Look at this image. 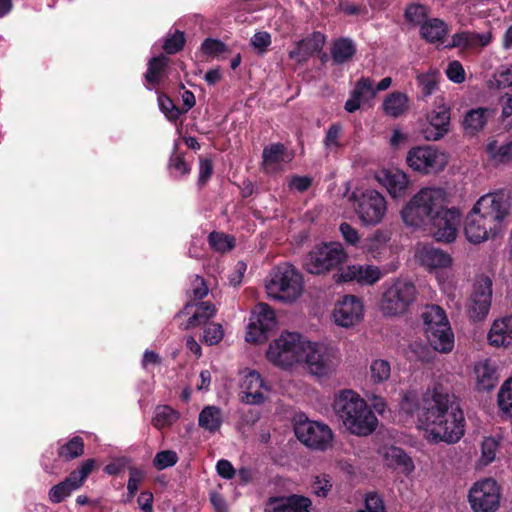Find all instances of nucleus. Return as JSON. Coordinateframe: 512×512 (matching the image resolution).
I'll return each mask as SVG.
<instances>
[{
    "instance_id": "nucleus-53",
    "label": "nucleus",
    "mask_w": 512,
    "mask_h": 512,
    "mask_svg": "<svg viewBox=\"0 0 512 512\" xmlns=\"http://www.w3.org/2000/svg\"><path fill=\"white\" fill-rule=\"evenodd\" d=\"M178 457L174 451L166 450L156 454L153 464L158 470H163L177 463Z\"/></svg>"
},
{
    "instance_id": "nucleus-24",
    "label": "nucleus",
    "mask_w": 512,
    "mask_h": 512,
    "mask_svg": "<svg viewBox=\"0 0 512 512\" xmlns=\"http://www.w3.org/2000/svg\"><path fill=\"white\" fill-rule=\"evenodd\" d=\"M415 257L428 269L448 268L452 264V258L448 253L431 245H419Z\"/></svg>"
},
{
    "instance_id": "nucleus-14",
    "label": "nucleus",
    "mask_w": 512,
    "mask_h": 512,
    "mask_svg": "<svg viewBox=\"0 0 512 512\" xmlns=\"http://www.w3.org/2000/svg\"><path fill=\"white\" fill-rule=\"evenodd\" d=\"M297 439L309 448L324 451L333 441L330 427L318 421L305 419L299 421L294 428Z\"/></svg>"
},
{
    "instance_id": "nucleus-27",
    "label": "nucleus",
    "mask_w": 512,
    "mask_h": 512,
    "mask_svg": "<svg viewBox=\"0 0 512 512\" xmlns=\"http://www.w3.org/2000/svg\"><path fill=\"white\" fill-rule=\"evenodd\" d=\"M490 346L501 348L512 345V314L496 319L487 335Z\"/></svg>"
},
{
    "instance_id": "nucleus-57",
    "label": "nucleus",
    "mask_w": 512,
    "mask_h": 512,
    "mask_svg": "<svg viewBox=\"0 0 512 512\" xmlns=\"http://www.w3.org/2000/svg\"><path fill=\"white\" fill-rule=\"evenodd\" d=\"M201 49L204 54L209 56H218L226 51V46L223 42L216 39H206Z\"/></svg>"
},
{
    "instance_id": "nucleus-58",
    "label": "nucleus",
    "mask_w": 512,
    "mask_h": 512,
    "mask_svg": "<svg viewBox=\"0 0 512 512\" xmlns=\"http://www.w3.org/2000/svg\"><path fill=\"white\" fill-rule=\"evenodd\" d=\"M448 79L454 83H462L465 80V71L459 61H452L446 69Z\"/></svg>"
},
{
    "instance_id": "nucleus-2",
    "label": "nucleus",
    "mask_w": 512,
    "mask_h": 512,
    "mask_svg": "<svg viewBox=\"0 0 512 512\" xmlns=\"http://www.w3.org/2000/svg\"><path fill=\"white\" fill-rule=\"evenodd\" d=\"M510 203L504 192H492L481 196L464 221L466 239L473 244L497 237L506 226Z\"/></svg>"
},
{
    "instance_id": "nucleus-19",
    "label": "nucleus",
    "mask_w": 512,
    "mask_h": 512,
    "mask_svg": "<svg viewBox=\"0 0 512 512\" xmlns=\"http://www.w3.org/2000/svg\"><path fill=\"white\" fill-rule=\"evenodd\" d=\"M364 306L362 301L354 295H346L335 305L333 318L341 327H352L363 318Z\"/></svg>"
},
{
    "instance_id": "nucleus-29",
    "label": "nucleus",
    "mask_w": 512,
    "mask_h": 512,
    "mask_svg": "<svg viewBox=\"0 0 512 512\" xmlns=\"http://www.w3.org/2000/svg\"><path fill=\"white\" fill-rule=\"evenodd\" d=\"M492 41V33L491 31H487L484 33H476L471 31H462L459 33H455L452 36V42L450 47H460V48H476V47H486Z\"/></svg>"
},
{
    "instance_id": "nucleus-12",
    "label": "nucleus",
    "mask_w": 512,
    "mask_h": 512,
    "mask_svg": "<svg viewBox=\"0 0 512 512\" xmlns=\"http://www.w3.org/2000/svg\"><path fill=\"white\" fill-rule=\"evenodd\" d=\"M406 163L413 170L421 174H436L448 164L445 152L429 145L411 148L406 155Z\"/></svg>"
},
{
    "instance_id": "nucleus-32",
    "label": "nucleus",
    "mask_w": 512,
    "mask_h": 512,
    "mask_svg": "<svg viewBox=\"0 0 512 512\" xmlns=\"http://www.w3.org/2000/svg\"><path fill=\"white\" fill-rule=\"evenodd\" d=\"M384 113L392 118L404 115L409 109V98L405 93L392 92L383 101Z\"/></svg>"
},
{
    "instance_id": "nucleus-52",
    "label": "nucleus",
    "mask_w": 512,
    "mask_h": 512,
    "mask_svg": "<svg viewBox=\"0 0 512 512\" xmlns=\"http://www.w3.org/2000/svg\"><path fill=\"white\" fill-rule=\"evenodd\" d=\"M493 80L499 89L512 87V64L500 66L494 73Z\"/></svg>"
},
{
    "instance_id": "nucleus-21",
    "label": "nucleus",
    "mask_w": 512,
    "mask_h": 512,
    "mask_svg": "<svg viewBox=\"0 0 512 512\" xmlns=\"http://www.w3.org/2000/svg\"><path fill=\"white\" fill-rule=\"evenodd\" d=\"M338 282L355 281L360 285H374L383 276L382 271L375 265H349L336 275Z\"/></svg>"
},
{
    "instance_id": "nucleus-5",
    "label": "nucleus",
    "mask_w": 512,
    "mask_h": 512,
    "mask_svg": "<svg viewBox=\"0 0 512 512\" xmlns=\"http://www.w3.org/2000/svg\"><path fill=\"white\" fill-rule=\"evenodd\" d=\"M381 290L379 309L387 317L401 316L408 312L418 294L415 284L403 278L385 281Z\"/></svg>"
},
{
    "instance_id": "nucleus-54",
    "label": "nucleus",
    "mask_w": 512,
    "mask_h": 512,
    "mask_svg": "<svg viewBox=\"0 0 512 512\" xmlns=\"http://www.w3.org/2000/svg\"><path fill=\"white\" fill-rule=\"evenodd\" d=\"M224 336L223 328L220 324L211 323L204 329L203 341L208 345L219 343Z\"/></svg>"
},
{
    "instance_id": "nucleus-3",
    "label": "nucleus",
    "mask_w": 512,
    "mask_h": 512,
    "mask_svg": "<svg viewBox=\"0 0 512 512\" xmlns=\"http://www.w3.org/2000/svg\"><path fill=\"white\" fill-rule=\"evenodd\" d=\"M333 411L353 435L368 436L377 428V417L365 400L353 390H342L335 395Z\"/></svg>"
},
{
    "instance_id": "nucleus-34",
    "label": "nucleus",
    "mask_w": 512,
    "mask_h": 512,
    "mask_svg": "<svg viewBox=\"0 0 512 512\" xmlns=\"http://www.w3.org/2000/svg\"><path fill=\"white\" fill-rule=\"evenodd\" d=\"M384 457L389 466L400 468L406 474L414 470L413 461L401 448L394 446L387 448Z\"/></svg>"
},
{
    "instance_id": "nucleus-16",
    "label": "nucleus",
    "mask_w": 512,
    "mask_h": 512,
    "mask_svg": "<svg viewBox=\"0 0 512 512\" xmlns=\"http://www.w3.org/2000/svg\"><path fill=\"white\" fill-rule=\"evenodd\" d=\"M276 323L275 312L265 303L257 304L249 319L246 341L251 343L265 341L267 333L276 326Z\"/></svg>"
},
{
    "instance_id": "nucleus-47",
    "label": "nucleus",
    "mask_w": 512,
    "mask_h": 512,
    "mask_svg": "<svg viewBox=\"0 0 512 512\" xmlns=\"http://www.w3.org/2000/svg\"><path fill=\"white\" fill-rule=\"evenodd\" d=\"M210 246L221 253L230 251L235 246V239L224 233L212 232L209 237Z\"/></svg>"
},
{
    "instance_id": "nucleus-61",
    "label": "nucleus",
    "mask_w": 512,
    "mask_h": 512,
    "mask_svg": "<svg viewBox=\"0 0 512 512\" xmlns=\"http://www.w3.org/2000/svg\"><path fill=\"white\" fill-rule=\"evenodd\" d=\"M365 507L369 512H386L383 499L375 492L366 495Z\"/></svg>"
},
{
    "instance_id": "nucleus-42",
    "label": "nucleus",
    "mask_w": 512,
    "mask_h": 512,
    "mask_svg": "<svg viewBox=\"0 0 512 512\" xmlns=\"http://www.w3.org/2000/svg\"><path fill=\"white\" fill-rule=\"evenodd\" d=\"M216 312L215 306L209 302H201L193 315L189 318L185 329L198 326L210 319Z\"/></svg>"
},
{
    "instance_id": "nucleus-43",
    "label": "nucleus",
    "mask_w": 512,
    "mask_h": 512,
    "mask_svg": "<svg viewBox=\"0 0 512 512\" xmlns=\"http://www.w3.org/2000/svg\"><path fill=\"white\" fill-rule=\"evenodd\" d=\"M440 73L436 69H430L417 76L418 85L421 87L424 96H430L438 87Z\"/></svg>"
},
{
    "instance_id": "nucleus-10",
    "label": "nucleus",
    "mask_w": 512,
    "mask_h": 512,
    "mask_svg": "<svg viewBox=\"0 0 512 512\" xmlns=\"http://www.w3.org/2000/svg\"><path fill=\"white\" fill-rule=\"evenodd\" d=\"M346 252L340 243H324L315 246L304 259V268L310 274L328 272L346 259Z\"/></svg>"
},
{
    "instance_id": "nucleus-6",
    "label": "nucleus",
    "mask_w": 512,
    "mask_h": 512,
    "mask_svg": "<svg viewBox=\"0 0 512 512\" xmlns=\"http://www.w3.org/2000/svg\"><path fill=\"white\" fill-rule=\"evenodd\" d=\"M265 288L270 298L285 303H292L303 292L302 275L291 264L279 265L267 277Z\"/></svg>"
},
{
    "instance_id": "nucleus-36",
    "label": "nucleus",
    "mask_w": 512,
    "mask_h": 512,
    "mask_svg": "<svg viewBox=\"0 0 512 512\" xmlns=\"http://www.w3.org/2000/svg\"><path fill=\"white\" fill-rule=\"evenodd\" d=\"M222 422L221 409L216 406H206L199 414V426L211 433L218 431Z\"/></svg>"
},
{
    "instance_id": "nucleus-26",
    "label": "nucleus",
    "mask_w": 512,
    "mask_h": 512,
    "mask_svg": "<svg viewBox=\"0 0 512 512\" xmlns=\"http://www.w3.org/2000/svg\"><path fill=\"white\" fill-rule=\"evenodd\" d=\"M376 95L374 83L370 78L361 77L351 91L349 99L345 103V110L349 113L357 111L362 104L373 99Z\"/></svg>"
},
{
    "instance_id": "nucleus-51",
    "label": "nucleus",
    "mask_w": 512,
    "mask_h": 512,
    "mask_svg": "<svg viewBox=\"0 0 512 512\" xmlns=\"http://www.w3.org/2000/svg\"><path fill=\"white\" fill-rule=\"evenodd\" d=\"M498 450V442L493 437H486L481 443V457L480 462L483 465H488L496 458Z\"/></svg>"
},
{
    "instance_id": "nucleus-39",
    "label": "nucleus",
    "mask_w": 512,
    "mask_h": 512,
    "mask_svg": "<svg viewBox=\"0 0 512 512\" xmlns=\"http://www.w3.org/2000/svg\"><path fill=\"white\" fill-rule=\"evenodd\" d=\"M355 45L352 40L341 38L334 42L331 55L332 59L337 64L347 62L355 53Z\"/></svg>"
},
{
    "instance_id": "nucleus-40",
    "label": "nucleus",
    "mask_w": 512,
    "mask_h": 512,
    "mask_svg": "<svg viewBox=\"0 0 512 512\" xmlns=\"http://www.w3.org/2000/svg\"><path fill=\"white\" fill-rule=\"evenodd\" d=\"M94 468V460H86L79 469L74 470L64 480V482L71 488L72 491L80 488L84 483L85 479L92 472Z\"/></svg>"
},
{
    "instance_id": "nucleus-18",
    "label": "nucleus",
    "mask_w": 512,
    "mask_h": 512,
    "mask_svg": "<svg viewBox=\"0 0 512 512\" xmlns=\"http://www.w3.org/2000/svg\"><path fill=\"white\" fill-rule=\"evenodd\" d=\"M270 393V387L261 375L255 370L247 371L240 383V401L247 405H260L264 403Z\"/></svg>"
},
{
    "instance_id": "nucleus-37",
    "label": "nucleus",
    "mask_w": 512,
    "mask_h": 512,
    "mask_svg": "<svg viewBox=\"0 0 512 512\" xmlns=\"http://www.w3.org/2000/svg\"><path fill=\"white\" fill-rule=\"evenodd\" d=\"M490 111L487 108H477L468 111L464 117L463 126L466 133L475 134L487 123Z\"/></svg>"
},
{
    "instance_id": "nucleus-55",
    "label": "nucleus",
    "mask_w": 512,
    "mask_h": 512,
    "mask_svg": "<svg viewBox=\"0 0 512 512\" xmlns=\"http://www.w3.org/2000/svg\"><path fill=\"white\" fill-rule=\"evenodd\" d=\"M158 103L160 110L169 120H176L179 117L181 112L169 97L160 95L158 97Z\"/></svg>"
},
{
    "instance_id": "nucleus-50",
    "label": "nucleus",
    "mask_w": 512,
    "mask_h": 512,
    "mask_svg": "<svg viewBox=\"0 0 512 512\" xmlns=\"http://www.w3.org/2000/svg\"><path fill=\"white\" fill-rule=\"evenodd\" d=\"M498 405L504 413L512 418V379L502 385L498 394Z\"/></svg>"
},
{
    "instance_id": "nucleus-64",
    "label": "nucleus",
    "mask_w": 512,
    "mask_h": 512,
    "mask_svg": "<svg viewBox=\"0 0 512 512\" xmlns=\"http://www.w3.org/2000/svg\"><path fill=\"white\" fill-rule=\"evenodd\" d=\"M312 183V179L308 176H293L288 185L291 190L298 192L306 191Z\"/></svg>"
},
{
    "instance_id": "nucleus-23",
    "label": "nucleus",
    "mask_w": 512,
    "mask_h": 512,
    "mask_svg": "<svg viewBox=\"0 0 512 512\" xmlns=\"http://www.w3.org/2000/svg\"><path fill=\"white\" fill-rule=\"evenodd\" d=\"M312 502L302 495L288 497H274L267 502L264 512H310Z\"/></svg>"
},
{
    "instance_id": "nucleus-49",
    "label": "nucleus",
    "mask_w": 512,
    "mask_h": 512,
    "mask_svg": "<svg viewBox=\"0 0 512 512\" xmlns=\"http://www.w3.org/2000/svg\"><path fill=\"white\" fill-rule=\"evenodd\" d=\"M332 489V479L328 474H319L314 476L311 490L318 497L325 498Z\"/></svg>"
},
{
    "instance_id": "nucleus-9",
    "label": "nucleus",
    "mask_w": 512,
    "mask_h": 512,
    "mask_svg": "<svg viewBox=\"0 0 512 512\" xmlns=\"http://www.w3.org/2000/svg\"><path fill=\"white\" fill-rule=\"evenodd\" d=\"M302 361L312 375L326 377L336 370L340 357L338 351L327 344L306 341Z\"/></svg>"
},
{
    "instance_id": "nucleus-63",
    "label": "nucleus",
    "mask_w": 512,
    "mask_h": 512,
    "mask_svg": "<svg viewBox=\"0 0 512 512\" xmlns=\"http://www.w3.org/2000/svg\"><path fill=\"white\" fill-rule=\"evenodd\" d=\"M251 44L254 48L263 52L271 44V35L266 31L257 32L251 38Z\"/></svg>"
},
{
    "instance_id": "nucleus-56",
    "label": "nucleus",
    "mask_w": 512,
    "mask_h": 512,
    "mask_svg": "<svg viewBox=\"0 0 512 512\" xmlns=\"http://www.w3.org/2000/svg\"><path fill=\"white\" fill-rule=\"evenodd\" d=\"M73 491L71 490V488H69V486L64 482H60L59 484L57 485H54L50 491H49V500L52 502V503H60L62 502L65 498H67L68 496H70V494L72 493Z\"/></svg>"
},
{
    "instance_id": "nucleus-46",
    "label": "nucleus",
    "mask_w": 512,
    "mask_h": 512,
    "mask_svg": "<svg viewBox=\"0 0 512 512\" xmlns=\"http://www.w3.org/2000/svg\"><path fill=\"white\" fill-rule=\"evenodd\" d=\"M429 10L421 4H411L405 10L406 20L416 26H420L428 20Z\"/></svg>"
},
{
    "instance_id": "nucleus-15",
    "label": "nucleus",
    "mask_w": 512,
    "mask_h": 512,
    "mask_svg": "<svg viewBox=\"0 0 512 512\" xmlns=\"http://www.w3.org/2000/svg\"><path fill=\"white\" fill-rule=\"evenodd\" d=\"M461 220L462 215L458 208L444 206L437 215L431 218V222L425 230L431 232L437 241L451 243L457 237Z\"/></svg>"
},
{
    "instance_id": "nucleus-59",
    "label": "nucleus",
    "mask_w": 512,
    "mask_h": 512,
    "mask_svg": "<svg viewBox=\"0 0 512 512\" xmlns=\"http://www.w3.org/2000/svg\"><path fill=\"white\" fill-rule=\"evenodd\" d=\"M144 479V473L138 468H130V477L127 483V490L130 497H134L138 491L140 483Z\"/></svg>"
},
{
    "instance_id": "nucleus-28",
    "label": "nucleus",
    "mask_w": 512,
    "mask_h": 512,
    "mask_svg": "<svg viewBox=\"0 0 512 512\" xmlns=\"http://www.w3.org/2000/svg\"><path fill=\"white\" fill-rule=\"evenodd\" d=\"M291 157L287 154L286 147L281 143L266 146L262 153V167L267 173H275L282 163H287Z\"/></svg>"
},
{
    "instance_id": "nucleus-62",
    "label": "nucleus",
    "mask_w": 512,
    "mask_h": 512,
    "mask_svg": "<svg viewBox=\"0 0 512 512\" xmlns=\"http://www.w3.org/2000/svg\"><path fill=\"white\" fill-rule=\"evenodd\" d=\"M342 237L344 240L350 245H357L360 241V236L354 227H352L349 223H342L339 227Z\"/></svg>"
},
{
    "instance_id": "nucleus-31",
    "label": "nucleus",
    "mask_w": 512,
    "mask_h": 512,
    "mask_svg": "<svg viewBox=\"0 0 512 512\" xmlns=\"http://www.w3.org/2000/svg\"><path fill=\"white\" fill-rule=\"evenodd\" d=\"M488 159L494 164H507L512 162V141L499 142L497 139H488L485 145Z\"/></svg>"
},
{
    "instance_id": "nucleus-4",
    "label": "nucleus",
    "mask_w": 512,
    "mask_h": 512,
    "mask_svg": "<svg viewBox=\"0 0 512 512\" xmlns=\"http://www.w3.org/2000/svg\"><path fill=\"white\" fill-rule=\"evenodd\" d=\"M448 202L447 191L439 186L421 188L404 205L400 214L406 226L426 229L439 211Z\"/></svg>"
},
{
    "instance_id": "nucleus-45",
    "label": "nucleus",
    "mask_w": 512,
    "mask_h": 512,
    "mask_svg": "<svg viewBox=\"0 0 512 512\" xmlns=\"http://www.w3.org/2000/svg\"><path fill=\"white\" fill-rule=\"evenodd\" d=\"M342 126L340 124L331 125L324 137L323 143L327 153H335L341 147Z\"/></svg>"
},
{
    "instance_id": "nucleus-48",
    "label": "nucleus",
    "mask_w": 512,
    "mask_h": 512,
    "mask_svg": "<svg viewBox=\"0 0 512 512\" xmlns=\"http://www.w3.org/2000/svg\"><path fill=\"white\" fill-rule=\"evenodd\" d=\"M84 443L81 437H74L59 449V456L65 460H71L83 454Z\"/></svg>"
},
{
    "instance_id": "nucleus-60",
    "label": "nucleus",
    "mask_w": 512,
    "mask_h": 512,
    "mask_svg": "<svg viewBox=\"0 0 512 512\" xmlns=\"http://www.w3.org/2000/svg\"><path fill=\"white\" fill-rule=\"evenodd\" d=\"M184 41V34L177 32L165 40L163 49L169 54L176 53L182 49Z\"/></svg>"
},
{
    "instance_id": "nucleus-7",
    "label": "nucleus",
    "mask_w": 512,
    "mask_h": 512,
    "mask_svg": "<svg viewBox=\"0 0 512 512\" xmlns=\"http://www.w3.org/2000/svg\"><path fill=\"white\" fill-rule=\"evenodd\" d=\"M421 318L431 347L440 353H450L454 348V334L444 309L438 305H427Z\"/></svg>"
},
{
    "instance_id": "nucleus-8",
    "label": "nucleus",
    "mask_w": 512,
    "mask_h": 512,
    "mask_svg": "<svg viewBox=\"0 0 512 512\" xmlns=\"http://www.w3.org/2000/svg\"><path fill=\"white\" fill-rule=\"evenodd\" d=\"M305 343L306 340L297 333H282L269 345L267 359L282 368L292 367L303 360Z\"/></svg>"
},
{
    "instance_id": "nucleus-20",
    "label": "nucleus",
    "mask_w": 512,
    "mask_h": 512,
    "mask_svg": "<svg viewBox=\"0 0 512 512\" xmlns=\"http://www.w3.org/2000/svg\"><path fill=\"white\" fill-rule=\"evenodd\" d=\"M427 125L422 133L426 140L437 141L449 131L450 108L445 104H439L426 116Z\"/></svg>"
},
{
    "instance_id": "nucleus-17",
    "label": "nucleus",
    "mask_w": 512,
    "mask_h": 512,
    "mask_svg": "<svg viewBox=\"0 0 512 512\" xmlns=\"http://www.w3.org/2000/svg\"><path fill=\"white\" fill-rule=\"evenodd\" d=\"M492 300V280L486 275L476 278L470 301L468 313L474 321L483 320L489 313Z\"/></svg>"
},
{
    "instance_id": "nucleus-30",
    "label": "nucleus",
    "mask_w": 512,
    "mask_h": 512,
    "mask_svg": "<svg viewBox=\"0 0 512 512\" xmlns=\"http://www.w3.org/2000/svg\"><path fill=\"white\" fill-rule=\"evenodd\" d=\"M474 373L478 390H491L498 383L496 367L487 359L480 361L475 365Z\"/></svg>"
},
{
    "instance_id": "nucleus-33",
    "label": "nucleus",
    "mask_w": 512,
    "mask_h": 512,
    "mask_svg": "<svg viewBox=\"0 0 512 512\" xmlns=\"http://www.w3.org/2000/svg\"><path fill=\"white\" fill-rule=\"evenodd\" d=\"M447 32V24L439 18H429L420 27L421 37L429 43L442 41Z\"/></svg>"
},
{
    "instance_id": "nucleus-38",
    "label": "nucleus",
    "mask_w": 512,
    "mask_h": 512,
    "mask_svg": "<svg viewBox=\"0 0 512 512\" xmlns=\"http://www.w3.org/2000/svg\"><path fill=\"white\" fill-rule=\"evenodd\" d=\"M180 414L177 410L168 405H158L154 410L152 425L160 430L170 427L179 419Z\"/></svg>"
},
{
    "instance_id": "nucleus-25",
    "label": "nucleus",
    "mask_w": 512,
    "mask_h": 512,
    "mask_svg": "<svg viewBox=\"0 0 512 512\" xmlns=\"http://www.w3.org/2000/svg\"><path fill=\"white\" fill-rule=\"evenodd\" d=\"M324 43L325 36L321 32H314L310 37L302 39L295 44L288 53L289 58L297 63H302L320 51Z\"/></svg>"
},
{
    "instance_id": "nucleus-1",
    "label": "nucleus",
    "mask_w": 512,
    "mask_h": 512,
    "mask_svg": "<svg viewBox=\"0 0 512 512\" xmlns=\"http://www.w3.org/2000/svg\"><path fill=\"white\" fill-rule=\"evenodd\" d=\"M400 409L408 415L418 414V428L431 443L458 442L465 432V419L459 405L439 385L428 389L423 395L420 409L415 391H406L400 401Z\"/></svg>"
},
{
    "instance_id": "nucleus-13",
    "label": "nucleus",
    "mask_w": 512,
    "mask_h": 512,
    "mask_svg": "<svg viewBox=\"0 0 512 512\" xmlns=\"http://www.w3.org/2000/svg\"><path fill=\"white\" fill-rule=\"evenodd\" d=\"M468 499L474 512H496L500 507V486L492 478L479 480L470 488Z\"/></svg>"
},
{
    "instance_id": "nucleus-22",
    "label": "nucleus",
    "mask_w": 512,
    "mask_h": 512,
    "mask_svg": "<svg viewBox=\"0 0 512 512\" xmlns=\"http://www.w3.org/2000/svg\"><path fill=\"white\" fill-rule=\"evenodd\" d=\"M376 178L392 198L399 199L406 195L409 178L402 170L383 169L377 174Z\"/></svg>"
},
{
    "instance_id": "nucleus-41",
    "label": "nucleus",
    "mask_w": 512,
    "mask_h": 512,
    "mask_svg": "<svg viewBox=\"0 0 512 512\" xmlns=\"http://www.w3.org/2000/svg\"><path fill=\"white\" fill-rule=\"evenodd\" d=\"M388 241V233L382 230H377L365 240L363 248L371 253L374 258H377Z\"/></svg>"
},
{
    "instance_id": "nucleus-44",
    "label": "nucleus",
    "mask_w": 512,
    "mask_h": 512,
    "mask_svg": "<svg viewBox=\"0 0 512 512\" xmlns=\"http://www.w3.org/2000/svg\"><path fill=\"white\" fill-rule=\"evenodd\" d=\"M391 375V366L387 360L375 359L370 364V377L373 383L379 384L387 381Z\"/></svg>"
},
{
    "instance_id": "nucleus-11",
    "label": "nucleus",
    "mask_w": 512,
    "mask_h": 512,
    "mask_svg": "<svg viewBox=\"0 0 512 512\" xmlns=\"http://www.w3.org/2000/svg\"><path fill=\"white\" fill-rule=\"evenodd\" d=\"M354 212L362 226L372 227L383 222L387 214V201L376 190H366L354 201Z\"/></svg>"
},
{
    "instance_id": "nucleus-35",
    "label": "nucleus",
    "mask_w": 512,
    "mask_h": 512,
    "mask_svg": "<svg viewBox=\"0 0 512 512\" xmlns=\"http://www.w3.org/2000/svg\"><path fill=\"white\" fill-rule=\"evenodd\" d=\"M167 64L168 59L163 55L151 58L145 73L146 82L153 87L159 85L165 77Z\"/></svg>"
}]
</instances>
